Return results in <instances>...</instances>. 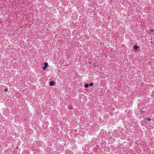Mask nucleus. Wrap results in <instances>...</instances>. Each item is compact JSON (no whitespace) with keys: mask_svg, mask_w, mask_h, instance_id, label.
Segmentation results:
<instances>
[{"mask_svg":"<svg viewBox=\"0 0 154 154\" xmlns=\"http://www.w3.org/2000/svg\"><path fill=\"white\" fill-rule=\"evenodd\" d=\"M68 108L69 109H72L73 108V107L71 105H69L68 106Z\"/></svg>","mask_w":154,"mask_h":154,"instance_id":"7ed1b4c3","label":"nucleus"},{"mask_svg":"<svg viewBox=\"0 0 154 154\" xmlns=\"http://www.w3.org/2000/svg\"><path fill=\"white\" fill-rule=\"evenodd\" d=\"M134 49L135 50L137 49L138 48V46H136V45H134Z\"/></svg>","mask_w":154,"mask_h":154,"instance_id":"20e7f679","label":"nucleus"},{"mask_svg":"<svg viewBox=\"0 0 154 154\" xmlns=\"http://www.w3.org/2000/svg\"><path fill=\"white\" fill-rule=\"evenodd\" d=\"M47 67L45 66L43 67V69L44 70H45Z\"/></svg>","mask_w":154,"mask_h":154,"instance_id":"423d86ee","label":"nucleus"},{"mask_svg":"<svg viewBox=\"0 0 154 154\" xmlns=\"http://www.w3.org/2000/svg\"><path fill=\"white\" fill-rule=\"evenodd\" d=\"M146 119H147L148 120L150 121V118H148V119H147L146 118H145Z\"/></svg>","mask_w":154,"mask_h":154,"instance_id":"1a4fd4ad","label":"nucleus"},{"mask_svg":"<svg viewBox=\"0 0 154 154\" xmlns=\"http://www.w3.org/2000/svg\"><path fill=\"white\" fill-rule=\"evenodd\" d=\"M89 85H90V86H93V83H90V84H89Z\"/></svg>","mask_w":154,"mask_h":154,"instance_id":"0eeeda50","label":"nucleus"},{"mask_svg":"<svg viewBox=\"0 0 154 154\" xmlns=\"http://www.w3.org/2000/svg\"><path fill=\"white\" fill-rule=\"evenodd\" d=\"M85 88H88L89 87V85L88 84H85L84 86Z\"/></svg>","mask_w":154,"mask_h":154,"instance_id":"39448f33","label":"nucleus"},{"mask_svg":"<svg viewBox=\"0 0 154 154\" xmlns=\"http://www.w3.org/2000/svg\"><path fill=\"white\" fill-rule=\"evenodd\" d=\"M50 85L51 86H52L53 85H54V82H53V81H51L50 82Z\"/></svg>","mask_w":154,"mask_h":154,"instance_id":"f257e3e1","label":"nucleus"},{"mask_svg":"<svg viewBox=\"0 0 154 154\" xmlns=\"http://www.w3.org/2000/svg\"><path fill=\"white\" fill-rule=\"evenodd\" d=\"M8 90V89H7V88H5V92H7V91Z\"/></svg>","mask_w":154,"mask_h":154,"instance_id":"6e6552de","label":"nucleus"},{"mask_svg":"<svg viewBox=\"0 0 154 154\" xmlns=\"http://www.w3.org/2000/svg\"><path fill=\"white\" fill-rule=\"evenodd\" d=\"M44 65H45V66L46 67H48L49 66L48 63L47 62L45 63Z\"/></svg>","mask_w":154,"mask_h":154,"instance_id":"f03ea898","label":"nucleus"}]
</instances>
